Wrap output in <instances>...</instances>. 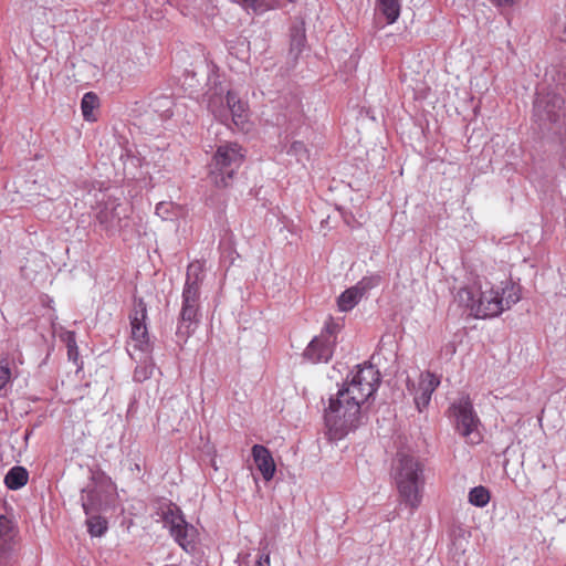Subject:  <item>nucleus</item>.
Here are the masks:
<instances>
[{
	"mask_svg": "<svg viewBox=\"0 0 566 566\" xmlns=\"http://www.w3.org/2000/svg\"><path fill=\"white\" fill-rule=\"evenodd\" d=\"M520 298L518 286L512 284L500 290L480 280L461 287L454 296V300L476 318L495 317L511 308Z\"/></svg>",
	"mask_w": 566,
	"mask_h": 566,
	"instance_id": "obj_1",
	"label": "nucleus"
},
{
	"mask_svg": "<svg viewBox=\"0 0 566 566\" xmlns=\"http://www.w3.org/2000/svg\"><path fill=\"white\" fill-rule=\"evenodd\" d=\"M205 96L208 108L217 120L228 127L232 123L237 128L245 129L249 119L248 105L222 84L219 75L209 76Z\"/></svg>",
	"mask_w": 566,
	"mask_h": 566,
	"instance_id": "obj_2",
	"label": "nucleus"
},
{
	"mask_svg": "<svg viewBox=\"0 0 566 566\" xmlns=\"http://www.w3.org/2000/svg\"><path fill=\"white\" fill-rule=\"evenodd\" d=\"M533 119L543 135L557 136L566 144V105L559 93L539 90L533 104Z\"/></svg>",
	"mask_w": 566,
	"mask_h": 566,
	"instance_id": "obj_3",
	"label": "nucleus"
},
{
	"mask_svg": "<svg viewBox=\"0 0 566 566\" xmlns=\"http://www.w3.org/2000/svg\"><path fill=\"white\" fill-rule=\"evenodd\" d=\"M392 479L403 503L411 511L421 503V490L424 484L423 464L411 454L398 452L391 469Z\"/></svg>",
	"mask_w": 566,
	"mask_h": 566,
	"instance_id": "obj_4",
	"label": "nucleus"
},
{
	"mask_svg": "<svg viewBox=\"0 0 566 566\" xmlns=\"http://www.w3.org/2000/svg\"><path fill=\"white\" fill-rule=\"evenodd\" d=\"M201 266L191 263L187 269V279L182 290V304L177 324V336L188 338L200 322Z\"/></svg>",
	"mask_w": 566,
	"mask_h": 566,
	"instance_id": "obj_5",
	"label": "nucleus"
},
{
	"mask_svg": "<svg viewBox=\"0 0 566 566\" xmlns=\"http://www.w3.org/2000/svg\"><path fill=\"white\" fill-rule=\"evenodd\" d=\"M345 389L339 388L336 395L328 399V406L324 409V422L326 427V434L329 440H340L345 438L350 431L356 430L361 423V407L363 405L357 401V412L349 416L350 401L345 402Z\"/></svg>",
	"mask_w": 566,
	"mask_h": 566,
	"instance_id": "obj_6",
	"label": "nucleus"
},
{
	"mask_svg": "<svg viewBox=\"0 0 566 566\" xmlns=\"http://www.w3.org/2000/svg\"><path fill=\"white\" fill-rule=\"evenodd\" d=\"M448 417L454 431L464 439L465 443L476 446L483 441L482 422L469 395L461 394L450 403Z\"/></svg>",
	"mask_w": 566,
	"mask_h": 566,
	"instance_id": "obj_7",
	"label": "nucleus"
},
{
	"mask_svg": "<svg viewBox=\"0 0 566 566\" xmlns=\"http://www.w3.org/2000/svg\"><path fill=\"white\" fill-rule=\"evenodd\" d=\"M380 385V373L379 370L370 365L364 364L357 366V370L352 373L350 379H347L340 388L345 389L346 394H342L345 397V402L349 405V416L357 412V401L364 405L378 389Z\"/></svg>",
	"mask_w": 566,
	"mask_h": 566,
	"instance_id": "obj_8",
	"label": "nucleus"
},
{
	"mask_svg": "<svg viewBox=\"0 0 566 566\" xmlns=\"http://www.w3.org/2000/svg\"><path fill=\"white\" fill-rule=\"evenodd\" d=\"M244 160L242 147L237 143L218 146L210 164V179L217 187H228Z\"/></svg>",
	"mask_w": 566,
	"mask_h": 566,
	"instance_id": "obj_9",
	"label": "nucleus"
},
{
	"mask_svg": "<svg viewBox=\"0 0 566 566\" xmlns=\"http://www.w3.org/2000/svg\"><path fill=\"white\" fill-rule=\"evenodd\" d=\"M161 520L164 526L169 530L170 535L184 551L190 553L196 549L198 530L185 520L181 510L176 504L169 502L163 506Z\"/></svg>",
	"mask_w": 566,
	"mask_h": 566,
	"instance_id": "obj_10",
	"label": "nucleus"
},
{
	"mask_svg": "<svg viewBox=\"0 0 566 566\" xmlns=\"http://www.w3.org/2000/svg\"><path fill=\"white\" fill-rule=\"evenodd\" d=\"M113 483L108 475L102 471L91 473L88 483L81 490V504L85 515L99 513L106 510Z\"/></svg>",
	"mask_w": 566,
	"mask_h": 566,
	"instance_id": "obj_11",
	"label": "nucleus"
},
{
	"mask_svg": "<svg viewBox=\"0 0 566 566\" xmlns=\"http://www.w3.org/2000/svg\"><path fill=\"white\" fill-rule=\"evenodd\" d=\"M338 325L326 323L322 333L307 345L303 356L313 364L327 363L333 356L336 345Z\"/></svg>",
	"mask_w": 566,
	"mask_h": 566,
	"instance_id": "obj_12",
	"label": "nucleus"
},
{
	"mask_svg": "<svg viewBox=\"0 0 566 566\" xmlns=\"http://www.w3.org/2000/svg\"><path fill=\"white\" fill-rule=\"evenodd\" d=\"M129 208L119 202L118 199L107 197L96 206L95 218L99 226L109 231L123 228V221L128 217Z\"/></svg>",
	"mask_w": 566,
	"mask_h": 566,
	"instance_id": "obj_13",
	"label": "nucleus"
},
{
	"mask_svg": "<svg viewBox=\"0 0 566 566\" xmlns=\"http://www.w3.org/2000/svg\"><path fill=\"white\" fill-rule=\"evenodd\" d=\"M146 318V303L143 301V298L135 300L133 312L129 315L132 339L135 344V348H137L142 353H148L150 349Z\"/></svg>",
	"mask_w": 566,
	"mask_h": 566,
	"instance_id": "obj_14",
	"label": "nucleus"
},
{
	"mask_svg": "<svg viewBox=\"0 0 566 566\" xmlns=\"http://www.w3.org/2000/svg\"><path fill=\"white\" fill-rule=\"evenodd\" d=\"M18 531L12 520L0 515V566H11Z\"/></svg>",
	"mask_w": 566,
	"mask_h": 566,
	"instance_id": "obj_15",
	"label": "nucleus"
},
{
	"mask_svg": "<svg viewBox=\"0 0 566 566\" xmlns=\"http://www.w3.org/2000/svg\"><path fill=\"white\" fill-rule=\"evenodd\" d=\"M379 280V276L364 277L355 286H352L344 291L337 300L339 311L348 312L353 310L361 300L363 295L367 290L378 285Z\"/></svg>",
	"mask_w": 566,
	"mask_h": 566,
	"instance_id": "obj_16",
	"label": "nucleus"
},
{
	"mask_svg": "<svg viewBox=\"0 0 566 566\" xmlns=\"http://www.w3.org/2000/svg\"><path fill=\"white\" fill-rule=\"evenodd\" d=\"M440 385V377L426 371L420 375L418 388L415 394V403L417 409L421 412L431 401V396Z\"/></svg>",
	"mask_w": 566,
	"mask_h": 566,
	"instance_id": "obj_17",
	"label": "nucleus"
},
{
	"mask_svg": "<svg viewBox=\"0 0 566 566\" xmlns=\"http://www.w3.org/2000/svg\"><path fill=\"white\" fill-rule=\"evenodd\" d=\"M304 117L303 105L296 95L290 96L283 112L276 118L277 125L289 124L290 127H297Z\"/></svg>",
	"mask_w": 566,
	"mask_h": 566,
	"instance_id": "obj_18",
	"label": "nucleus"
},
{
	"mask_svg": "<svg viewBox=\"0 0 566 566\" xmlns=\"http://www.w3.org/2000/svg\"><path fill=\"white\" fill-rule=\"evenodd\" d=\"M252 458L264 481H271L276 467L270 450L262 444H254L252 447Z\"/></svg>",
	"mask_w": 566,
	"mask_h": 566,
	"instance_id": "obj_19",
	"label": "nucleus"
},
{
	"mask_svg": "<svg viewBox=\"0 0 566 566\" xmlns=\"http://www.w3.org/2000/svg\"><path fill=\"white\" fill-rule=\"evenodd\" d=\"M29 480L28 470L23 467L15 465L11 468L4 476V484L9 490H19L23 488Z\"/></svg>",
	"mask_w": 566,
	"mask_h": 566,
	"instance_id": "obj_20",
	"label": "nucleus"
},
{
	"mask_svg": "<svg viewBox=\"0 0 566 566\" xmlns=\"http://www.w3.org/2000/svg\"><path fill=\"white\" fill-rule=\"evenodd\" d=\"M377 9L385 17L388 24H394L400 17V0H377Z\"/></svg>",
	"mask_w": 566,
	"mask_h": 566,
	"instance_id": "obj_21",
	"label": "nucleus"
},
{
	"mask_svg": "<svg viewBox=\"0 0 566 566\" xmlns=\"http://www.w3.org/2000/svg\"><path fill=\"white\" fill-rule=\"evenodd\" d=\"M172 98L166 95L155 96L149 104L150 109L158 114L161 119H167L172 116Z\"/></svg>",
	"mask_w": 566,
	"mask_h": 566,
	"instance_id": "obj_22",
	"label": "nucleus"
},
{
	"mask_svg": "<svg viewBox=\"0 0 566 566\" xmlns=\"http://www.w3.org/2000/svg\"><path fill=\"white\" fill-rule=\"evenodd\" d=\"M154 371V363L148 353H143V357L139 358V361L134 370L133 379L136 382H143L149 379L153 376Z\"/></svg>",
	"mask_w": 566,
	"mask_h": 566,
	"instance_id": "obj_23",
	"label": "nucleus"
},
{
	"mask_svg": "<svg viewBox=\"0 0 566 566\" xmlns=\"http://www.w3.org/2000/svg\"><path fill=\"white\" fill-rule=\"evenodd\" d=\"M99 99L97 95L93 92H87L83 95L81 101V109L82 115L85 120L94 122L96 117L94 115V109L98 106Z\"/></svg>",
	"mask_w": 566,
	"mask_h": 566,
	"instance_id": "obj_24",
	"label": "nucleus"
},
{
	"mask_svg": "<svg viewBox=\"0 0 566 566\" xmlns=\"http://www.w3.org/2000/svg\"><path fill=\"white\" fill-rule=\"evenodd\" d=\"M87 531L91 536H102L107 531V521L98 513L86 515Z\"/></svg>",
	"mask_w": 566,
	"mask_h": 566,
	"instance_id": "obj_25",
	"label": "nucleus"
},
{
	"mask_svg": "<svg viewBox=\"0 0 566 566\" xmlns=\"http://www.w3.org/2000/svg\"><path fill=\"white\" fill-rule=\"evenodd\" d=\"M552 35L562 42H566V9L557 12L551 24Z\"/></svg>",
	"mask_w": 566,
	"mask_h": 566,
	"instance_id": "obj_26",
	"label": "nucleus"
},
{
	"mask_svg": "<svg viewBox=\"0 0 566 566\" xmlns=\"http://www.w3.org/2000/svg\"><path fill=\"white\" fill-rule=\"evenodd\" d=\"M490 492L485 486H474L469 492V503L476 507H484L490 502Z\"/></svg>",
	"mask_w": 566,
	"mask_h": 566,
	"instance_id": "obj_27",
	"label": "nucleus"
},
{
	"mask_svg": "<svg viewBox=\"0 0 566 566\" xmlns=\"http://www.w3.org/2000/svg\"><path fill=\"white\" fill-rule=\"evenodd\" d=\"M306 42L304 29L295 25L291 30V52L301 53Z\"/></svg>",
	"mask_w": 566,
	"mask_h": 566,
	"instance_id": "obj_28",
	"label": "nucleus"
},
{
	"mask_svg": "<svg viewBox=\"0 0 566 566\" xmlns=\"http://www.w3.org/2000/svg\"><path fill=\"white\" fill-rule=\"evenodd\" d=\"M287 154L295 156L297 161H303L308 158V150L302 142H293L287 149Z\"/></svg>",
	"mask_w": 566,
	"mask_h": 566,
	"instance_id": "obj_29",
	"label": "nucleus"
},
{
	"mask_svg": "<svg viewBox=\"0 0 566 566\" xmlns=\"http://www.w3.org/2000/svg\"><path fill=\"white\" fill-rule=\"evenodd\" d=\"M66 347H67V356L69 359L76 360L78 350L76 345V336L74 332H66L63 337Z\"/></svg>",
	"mask_w": 566,
	"mask_h": 566,
	"instance_id": "obj_30",
	"label": "nucleus"
},
{
	"mask_svg": "<svg viewBox=\"0 0 566 566\" xmlns=\"http://www.w3.org/2000/svg\"><path fill=\"white\" fill-rule=\"evenodd\" d=\"M240 3L245 10L252 11L255 14L263 13L266 10V6L264 0H235Z\"/></svg>",
	"mask_w": 566,
	"mask_h": 566,
	"instance_id": "obj_31",
	"label": "nucleus"
},
{
	"mask_svg": "<svg viewBox=\"0 0 566 566\" xmlns=\"http://www.w3.org/2000/svg\"><path fill=\"white\" fill-rule=\"evenodd\" d=\"M10 378H11V370H10L8 364L0 365V390L7 386V384L10 381Z\"/></svg>",
	"mask_w": 566,
	"mask_h": 566,
	"instance_id": "obj_32",
	"label": "nucleus"
},
{
	"mask_svg": "<svg viewBox=\"0 0 566 566\" xmlns=\"http://www.w3.org/2000/svg\"><path fill=\"white\" fill-rule=\"evenodd\" d=\"M557 86H562L566 91V66L558 73Z\"/></svg>",
	"mask_w": 566,
	"mask_h": 566,
	"instance_id": "obj_33",
	"label": "nucleus"
},
{
	"mask_svg": "<svg viewBox=\"0 0 566 566\" xmlns=\"http://www.w3.org/2000/svg\"><path fill=\"white\" fill-rule=\"evenodd\" d=\"M253 566H271L270 565V555H261L253 564Z\"/></svg>",
	"mask_w": 566,
	"mask_h": 566,
	"instance_id": "obj_34",
	"label": "nucleus"
},
{
	"mask_svg": "<svg viewBox=\"0 0 566 566\" xmlns=\"http://www.w3.org/2000/svg\"><path fill=\"white\" fill-rule=\"evenodd\" d=\"M132 470H137V471H140V467L138 463H135L134 464V468H132Z\"/></svg>",
	"mask_w": 566,
	"mask_h": 566,
	"instance_id": "obj_35",
	"label": "nucleus"
},
{
	"mask_svg": "<svg viewBox=\"0 0 566 566\" xmlns=\"http://www.w3.org/2000/svg\"><path fill=\"white\" fill-rule=\"evenodd\" d=\"M161 206H163V203L157 205V207H156V211H157V213L159 212V210H160Z\"/></svg>",
	"mask_w": 566,
	"mask_h": 566,
	"instance_id": "obj_36",
	"label": "nucleus"
},
{
	"mask_svg": "<svg viewBox=\"0 0 566 566\" xmlns=\"http://www.w3.org/2000/svg\"><path fill=\"white\" fill-rule=\"evenodd\" d=\"M547 492H555V490H554V489H552V488H549V489L547 490Z\"/></svg>",
	"mask_w": 566,
	"mask_h": 566,
	"instance_id": "obj_37",
	"label": "nucleus"
},
{
	"mask_svg": "<svg viewBox=\"0 0 566 566\" xmlns=\"http://www.w3.org/2000/svg\"><path fill=\"white\" fill-rule=\"evenodd\" d=\"M51 303H53V301L49 300L48 306H51Z\"/></svg>",
	"mask_w": 566,
	"mask_h": 566,
	"instance_id": "obj_38",
	"label": "nucleus"
}]
</instances>
